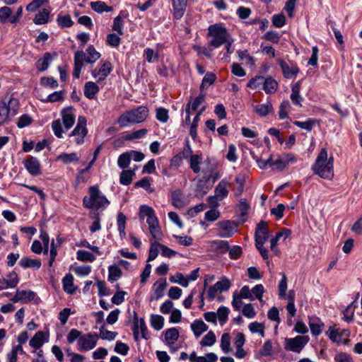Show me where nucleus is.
Segmentation results:
<instances>
[{
    "mask_svg": "<svg viewBox=\"0 0 362 362\" xmlns=\"http://www.w3.org/2000/svg\"><path fill=\"white\" fill-rule=\"evenodd\" d=\"M20 104L17 98L11 96L8 103L0 100V125L7 123L18 112Z\"/></svg>",
    "mask_w": 362,
    "mask_h": 362,
    "instance_id": "8",
    "label": "nucleus"
},
{
    "mask_svg": "<svg viewBox=\"0 0 362 362\" xmlns=\"http://www.w3.org/2000/svg\"><path fill=\"white\" fill-rule=\"evenodd\" d=\"M12 9L8 6L0 8V21L3 23H10L12 18Z\"/></svg>",
    "mask_w": 362,
    "mask_h": 362,
    "instance_id": "49",
    "label": "nucleus"
},
{
    "mask_svg": "<svg viewBox=\"0 0 362 362\" xmlns=\"http://www.w3.org/2000/svg\"><path fill=\"white\" fill-rule=\"evenodd\" d=\"M62 117V121L58 119H55L52 122V129L54 134L59 139L63 138V127L66 130L70 129L76 122V114L75 111L72 107H66L62 110L60 112Z\"/></svg>",
    "mask_w": 362,
    "mask_h": 362,
    "instance_id": "4",
    "label": "nucleus"
},
{
    "mask_svg": "<svg viewBox=\"0 0 362 362\" xmlns=\"http://www.w3.org/2000/svg\"><path fill=\"white\" fill-rule=\"evenodd\" d=\"M24 166L28 173L33 175L37 176L40 174V163L37 158L29 156L23 161Z\"/></svg>",
    "mask_w": 362,
    "mask_h": 362,
    "instance_id": "18",
    "label": "nucleus"
},
{
    "mask_svg": "<svg viewBox=\"0 0 362 362\" xmlns=\"http://www.w3.org/2000/svg\"><path fill=\"white\" fill-rule=\"evenodd\" d=\"M134 327L137 328L139 332L141 331V337L144 339H148L149 338V333L143 318L138 319L137 317H135L134 319Z\"/></svg>",
    "mask_w": 362,
    "mask_h": 362,
    "instance_id": "35",
    "label": "nucleus"
},
{
    "mask_svg": "<svg viewBox=\"0 0 362 362\" xmlns=\"http://www.w3.org/2000/svg\"><path fill=\"white\" fill-rule=\"evenodd\" d=\"M112 65L109 62H104L98 69L92 71L93 76L98 81L104 80L111 72Z\"/></svg>",
    "mask_w": 362,
    "mask_h": 362,
    "instance_id": "19",
    "label": "nucleus"
},
{
    "mask_svg": "<svg viewBox=\"0 0 362 362\" xmlns=\"http://www.w3.org/2000/svg\"><path fill=\"white\" fill-rule=\"evenodd\" d=\"M131 162V154H129V151L125 152L119 155L117 160V165L118 166L124 169L127 168Z\"/></svg>",
    "mask_w": 362,
    "mask_h": 362,
    "instance_id": "53",
    "label": "nucleus"
},
{
    "mask_svg": "<svg viewBox=\"0 0 362 362\" xmlns=\"http://www.w3.org/2000/svg\"><path fill=\"white\" fill-rule=\"evenodd\" d=\"M135 186L142 187L149 193L154 192V189L151 187V180L148 177H144L135 183Z\"/></svg>",
    "mask_w": 362,
    "mask_h": 362,
    "instance_id": "61",
    "label": "nucleus"
},
{
    "mask_svg": "<svg viewBox=\"0 0 362 362\" xmlns=\"http://www.w3.org/2000/svg\"><path fill=\"white\" fill-rule=\"evenodd\" d=\"M290 235L291 230L289 229L284 228L281 231L278 232L275 237L270 240V249L275 253V255H277L279 254V250L276 247L277 242L280 240L281 238H283L284 240H285Z\"/></svg>",
    "mask_w": 362,
    "mask_h": 362,
    "instance_id": "21",
    "label": "nucleus"
},
{
    "mask_svg": "<svg viewBox=\"0 0 362 362\" xmlns=\"http://www.w3.org/2000/svg\"><path fill=\"white\" fill-rule=\"evenodd\" d=\"M278 63L281 68L284 76L287 78L295 77L299 72V68L296 64H288L282 59H278Z\"/></svg>",
    "mask_w": 362,
    "mask_h": 362,
    "instance_id": "17",
    "label": "nucleus"
},
{
    "mask_svg": "<svg viewBox=\"0 0 362 362\" xmlns=\"http://www.w3.org/2000/svg\"><path fill=\"white\" fill-rule=\"evenodd\" d=\"M150 323L154 329L160 330L164 326V317L159 315H151Z\"/></svg>",
    "mask_w": 362,
    "mask_h": 362,
    "instance_id": "43",
    "label": "nucleus"
},
{
    "mask_svg": "<svg viewBox=\"0 0 362 362\" xmlns=\"http://www.w3.org/2000/svg\"><path fill=\"white\" fill-rule=\"evenodd\" d=\"M58 25L62 28H70L74 22L69 15L59 14L57 18Z\"/></svg>",
    "mask_w": 362,
    "mask_h": 362,
    "instance_id": "52",
    "label": "nucleus"
},
{
    "mask_svg": "<svg viewBox=\"0 0 362 362\" xmlns=\"http://www.w3.org/2000/svg\"><path fill=\"white\" fill-rule=\"evenodd\" d=\"M230 184L225 180H222L219 183L216 185L214 189V194L221 201L225 199L229 192L227 189Z\"/></svg>",
    "mask_w": 362,
    "mask_h": 362,
    "instance_id": "24",
    "label": "nucleus"
},
{
    "mask_svg": "<svg viewBox=\"0 0 362 362\" xmlns=\"http://www.w3.org/2000/svg\"><path fill=\"white\" fill-rule=\"evenodd\" d=\"M100 57V54L93 47H88L85 52H76L74 57V68L73 76L76 78L80 77L83 63L93 64Z\"/></svg>",
    "mask_w": 362,
    "mask_h": 362,
    "instance_id": "6",
    "label": "nucleus"
},
{
    "mask_svg": "<svg viewBox=\"0 0 362 362\" xmlns=\"http://www.w3.org/2000/svg\"><path fill=\"white\" fill-rule=\"evenodd\" d=\"M316 120L313 119H308L305 122L295 121L293 124L297 127L310 132L313 129V126L315 124Z\"/></svg>",
    "mask_w": 362,
    "mask_h": 362,
    "instance_id": "62",
    "label": "nucleus"
},
{
    "mask_svg": "<svg viewBox=\"0 0 362 362\" xmlns=\"http://www.w3.org/2000/svg\"><path fill=\"white\" fill-rule=\"evenodd\" d=\"M269 237L267 224L261 221L257 226L255 231V245L264 259H268V250L264 247V244Z\"/></svg>",
    "mask_w": 362,
    "mask_h": 362,
    "instance_id": "9",
    "label": "nucleus"
},
{
    "mask_svg": "<svg viewBox=\"0 0 362 362\" xmlns=\"http://www.w3.org/2000/svg\"><path fill=\"white\" fill-rule=\"evenodd\" d=\"M221 217V212L216 209H211L204 214V218L209 222H214Z\"/></svg>",
    "mask_w": 362,
    "mask_h": 362,
    "instance_id": "64",
    "label": "nucleus"
},
{
    "mask_svg": "<svg viewBox=\"0 0 362 362\" xmlns=\"http://www.w3.org/2000/svg\"><path fill=\"white\" fill-rule=\"evenodd\" d=\"M88 130L87 128V119L84 116H79L77 119V124L69 134V137L74 138V142L78 146H81L85 143V139L87 136Z\"/></svg>",
    "mask_w": 362,
    "mask_h": 362,
    "instance_id": "10",
    "label": "nucleus"
},
{
    "mask_svg": "<svg viewBox=\"0 0 362 362\" xmlns=\"http://www.w3.org/2000/svg\"><path fill=\"white\" fill-rule=\"evenodd\" d=\"M216 79V75L212 72H208L206 74L204 77L202 79L200 89L204 90L205 88H207L209 86L212 85Z\"/></svg>",
    "mask_w": 362,
    "mask_h": 362,
    "instance_id": "50",
    "label": "nucleus"
},
{
    "mask_svg": "<svg viewBox=\"0 0 362 362\" xmlns=\"http://www.w3.org/2000/svg\"><path fill=\"white\" fill-rule=\"evenodd\" d=\"M235 182L237 185V187L234 188L235 194L236 196H240L244 190V185L245 182V175L242 173L238 174L235 177Z\"/></svg>",
    "mask_w": 362,
    "mask_h": 362,
    "instance_id": "46",
    "label": "nucleus"
},
{
    "mask_svg": "<svg viewBox=\"0 0 362 362\" xmlns=\"http://www.w3.org/2000/svg\"><path fill=\"white\" fill-rule=\"evenodd\" d=\"M36 294L32 291H25L17 289L14 296L11 298L13 303L21 302L26 303L34 300Z\"/></svg>",
    "mask_w": 362,
    "mask_h": 362,
    "instance_id": "16",
    "label": "nucleus"
},
{
    "mask_svg": "<svg viewBox=\"0 0 362 362\" xmlns=\"http://www.w3.org/2000/svg\"><path fill=\"white\" fill-rule=\"evenodd\" d=\"M291 105L288 100L283 101L279 107V116L281 119H284L288 117V112L291 110Z\"/></svg>",
    "mask_w": 362,
    "mask_h": 362,
    "instance_id": "56",
    "label": "nucleus"
},
{
    "mask_svg": "<svg viewBox=\"0 0 362 362\" xmlns=\"http://www.w3.org/2000/svg\"><path fill=\"white\" fill-rule=\"evenodd\" d=\"M308 325L313 335L318 336L321 334L324 323L319 317H309Z\"/></svg>",
    "mask_w": 362,
    "mask_h": 362,
    "instance_id": "23",
    "label": "nucleus"
},
{
    "mask_svg": "<svg viewBox=\"0 0 362 362\" xmlns=\"http://www.w3.org/2000/svg\"><path fill=\"white\" fill-rule=\"evenodd\" d=\"M19 265L24 269L33 268L38 269L41 267V262L38 259H31L25 257L20 260Z\"/></svg>",
    "mask_w": 362,
    "mask_h": 362,
    "instance_id": "30",
    "label": "nucleus"
},
{
    "mask_svg": "<svg viewBox=\"0 0 362 362\" xmlns=\"http://www.w3.org/2000/svg\"><path fill=\"white\" fill-rule=\"evenodd\" d=\"M57 160L62 161L64 164H69L78 162L79 158L76 153H63L57 156Z\"/></svg>",
    "mask_w": 362,
    "mask_h": 362,
    "instance_id": "36",
    "label": "nucleus"
},
{
    "mask_svg": "<svg viewBox=\"0 0 362 362\" xmlns=\"http://www.w3.org/2000/svg\"><path fill=\"white\" fill-rule=\"evenodd\" d=\"M110 205L107 197L100 190L98 185L88 187V194L83 199V206L88 209H105Z\"/></svg>",
    "mask_w": 362,
    "mask_h": 362,
    "instance_id": "3",
    "label": "nucleus"
},
{
    "mask_svg": "<svg viewBox=\"0 0 362 362\" xmlns=\"http://www.w3.org/2000/svg\"><path fill=\"white\" fill-rule=\"evenodd\" d=\"M265 290L262 284H257L251 290L252 296L254 295L255 298L262 303H264L263 294Z\"/></svg>",
    "mask_w": 362,
    "mask_h": 362,
    "instance_id": "60",
    "label": "nucleus"
},
{
    "mask_svg": "<svg viewBox=\"0 0 362 362\" xmlns=\"http://www.w3.org/2000/svg\"><path fill=\"white\" fill-rule=\"evenodd\" d=\"M99 86L94 82L88 81L84 86V95L88 99H93L99 92Z\"/></svg>",
    "mask_w": 362,
    "mask_h": 362,
    "instance_id": "32",
    "label": "nucleus"
},
{
    "mask_svg": "<svg viewBox=\"0 0 362 362\" xmlns=\"http://www.w3.org/2000/svg\"><path fill=\"white\" fill-rule=\"evenodd\" d=\"M138 216L141 221H144L146 218L152 238L156 240H160L163 234L154 209L148 205H141L139 209Z\"/></svg>",
    "mask_w": 362,
    "mask_h": 362,
    "instance_id": "2",
    "label": "nucleus"
},
{
    "mask_svg": "<svg viewBox=\"0 0 362 362\" xmlns=\"http://www.w3.org/2000/svg\"><path fill=\"white\" fill-rule=\"evenodd\" d=\"M179 336V330L176 327L169 328L164 332V342L171 347L177 341Z\"/></svg>",
    "mask_w": 362,
    "mask_h": 362,
    "instance_id": "22",
    "label": "nucleus"
},
{
    "mask_svg": "<svg viewBox=\"0 0 362 362\" xmlns=\"http://www.w3.org/2000/svg\"><path fill=\"white\" fill-rule=\"evenodd\" d=\"M63 289L69 293L73 294L76 291V288L74 285V277L71 274H66L62 279Z\"/></svg>",
    "mask_w": 362,
    "mask_h": 362,
    "instance_id": "34",
    "label": "nucleus"
},
{
    "mask_svg": "<svg viewBox=\"0 0 362 362\" xmlns=\"http://www.w3.org/2000/svg\"><path fill=\"white\" fill-rule=\"evenodd\" d=\"M45 335L42 331H39L35 334L29 341L30 346L35 349H40L45 343Z\"/></svg>",
    "mask_w": 362,
    "mask_h": 362,
    "instance_id": "31",
    "label": "nucleus"
},
{
    "mask_svg": "<svg viewBox=\"0 0 362 362\" xmlns=\"http://www.w3.org/2000/svg\"><path fill=\"white\" fill-rule=\"evenodd\" d=\"M238 224L230 220H224L217 223V235L223 238L232 237L238 231Z\"/></svg>",
    "mask_w": 362,
    "mask_h": 362,
    "instance_id": "12",
    "label": "nucleus"
},
{
    "mask_svg": "<svg viewBox=\"0 0 362 362\" xmlns=\"http://www.w3.org/2000/svg\"><path fill=\"white\" fill-rule=\"evenodd\" d=\"M202 155L193 154L189 158V167L194 173H198L200 171L199 165L202 162Z\"/></svg>",
    "mask_w": 362,
    "mask_h": 362,
    "instance_id": "42",
    "label": "nucleus"
},
{
    "mask_svg": "<svg viewBox=\"0 0 362 362\" xmlns=\"http://www.w3.org/2000/svg\"><path fill=\"white\" fill-rule=\"evenodd\" d=\"M148 115V107L141 105L122 114L118 118V124L120 127H126L134 124L141 123L146 119Z\"/></svg>",
    "mask_w": 362,
    "mask_h": 362,
    "instance_id": "5",
    "label": "nucleus"
},
{
    "mask_svg": "<svg viewBox=\"0 0 362 362\" xmlns=\"http://www.w3.org/2000/svg\"><path fill=\"white\" fill-rule=\"evenodd\" d=\"M135 173L132 170H122L119 176V182L123 185H129L132 183Z\"/></svg>",
    "mask_w": 362,
    "mask_h": 362,
    "instance_id": "39",
    "label": "nucleus"
},
{
    "mask_svg": "<svg viewBox=\"0 0 362 362\" xmlns=\"http://www.w3.org/2000/svg\"><path fill=\"white\" fill-rule=\"evenodd\" d=\"M90 7L97 13L110 12L112 10L111 6H107L104 1H101L91 2Z\"/></svg>",
    "mask_w": 362,
    "mask_h": 362,
    "instance_id": "45",
    "label": "nucleus"
},
{
    "mask_svg": "<svg viewBox=\"0 0 362 362\" xmlns=\"http://www.w3.org/2000/svg\"><path fill=\"white\" fill-rule=\"evenodd\" d=\"M216 341V337L213 331H209L207 334L199 342L201 346H211Z\"/></svg>",
    "mask_w": 362,
    "mask_h": 362,
    "instance_id": "44",
    "label": "nucleus"
},
{
    "mask_svg": "<svg viewBox=\"0 0 362 362\" xmlns=\"http://www.w3.org/2000/svg\"><path fill=\"white\" fill-rule=\"evenodd\" d=\"M312 170L324 179L332 180L334 177V158L332 155L328 157L327 148L320 150L312 165Z\"/></svg>",
    "mask_w": 362,
    "mask_h": 362,
    "instance_id": "1",
    "label": "nucleus"
},
{
    "mask_svg": "<svg viewBox=\"0 0 362 362\" xmlns=\"http://www.w3.org/2000/svg\"><path fill=\"white\" fill-rule=\"evenodd\" d=\"M209 35L211 37L212 45H231L230 35L223 25L216 23L209 27Z\"/></svg>",
    "mask_w": 362,
    "mask_h": 362,
    "instance_id": "7",
    "label": "nucleus"
},
{
    "mask_svg": "<svg viewBox=\"0 0 362 362\" xmlns=\"http://www.w3.org/2000/svg\"><path fill=\"white\" fill-rule=\"evenodd\" d=\"M76 259L81 262H93L96 259V257L88 251L79 250L76 252Z\"/></svg>",
    "mask_w": 362,
    "mask_h": 362,
    "instance_id": "40",
    "label": "nucleus"
},
{
    "mask_svg": "<svg viewBox=\"0 0 362 362\" xmlns=\"http://www.w3.org/2000/svg\"><path fill=\"white\" fill-rule=\"evenodd\" d=\"M326 334L332 341L340 344L346 341L349 336V332L347 329L330 327L327 331Z\"/></svg>",
    "mask_w": 362,
    "mask_h": 362,
    "instance_id": "14",
    "label": "nucleus"
},
{
    "mask_svg": "<svg viewBox=\"0 0 362 362\" xmlns=\"http://www.w3.org/2000/svg\"><path fill=\"white\" fill-rule=\"evenodd\" d=\"M160 243H159L158 241L151 243L147 259L148 262L153 261L157 257L158 255V250H160Z\"/></svg>",
    "mask_w": 362,
    "mask_h": 362,
    "instance_id": "59",
    "label": "nucleus"
},
{
    "mask_svg": "<svg viewBox=\"0 0 362 362\" xmlns=\"http://www.w3.org/2000/svg\"><path fill=\"white\" fill-rule=\"evenodd\" d=\"M204 100H205L204 95L202 93L199 94L192 101H191L188 103V104H190V110L199 111L202 108V107L204 106Z\"/></svg>",
    "mask_w": 362,
    "mask_h": 362,
    "instance_id": "47",
    "label": "nucleus"
},
{
    "mask_svg": "<svg viewBox=\"0 0 362 362\" xmlns=\"http://www.w3.org/2000/svg\"><path fill=\"white\" fill-rule=\"evenodd\" d=\"M308 341L309 337L308 336H296L293 338H286L284 341V348L287 351L299 354Z\"/></svg>",
    "mask_w": 362,
    "mask_h": 362,
    "instance_id": "11",
    "label": "nucleus"
},
{
    "mask_svg": "<svg viewBox=\"0 0 362 362\" xmlns=\"http://www.w3.org/2000/svg\"><path fill=\"white\" fill-rule=\"evenodd\" d=\"M171 204L177 209H182L186 205L184 195L180 189L175 190L171 193Z\"/></svg>",
    "mask_w": 362,
    "mask_h": 362,
    "instance_id": "25",
    "label": "nucleus"
},
{
    "mask_svg": "<svg viewBox=\"0 0 362 362\" xmlns=\"http://www.w3.org/2000/svg\"><path fill=\"white\" fill-rule=\"evenodd\" d=\"M221 348L225 354H228L231 351L230 348V336L228 333H224L221 339Z\"/></svg>",
    "mask_w": 362,
    "mask_h": 362,
    "instance_id": "54",
    "label": "nucleus"
},
{
    "mask_svg": "<svg viewBox=\"0 0 362 362\" xmlns=\"http://www.w3.org/2000/svg\"><path fill=\"white\" fill-rule=\"evenodd\" d=\"M270 167L273 170L282 171L287 167V161H285L280 156L274 158L273 155H270Z\"/></svg>",
    "mask_w": 362,
    "mask_h": 362,
    "instance_id": "33",
    "label": "nucleus"
},
{
    "mask_svg": "<svg viewBox=\"0 0 362 362\" xmlns=\"http://www.w3.org/2000/svg\"><path fill=\"white\" fill-rule=\"evenodd\" d=\"M173 16L176 19H180L185 14L187 0H172Z\"/></svg>",
    "mask_w": 362,
    "mask_h": 362,
    "instance_id": "20",
    "label": "nucleus"
},
{
    "mask_svg": "<svg viewBox=\"0 0 362 362\" xmlns=\"http://www.w3.org/2000/svg\"><path fill=\"white\" fill-rule=\"evenodd\" d=\"M254 110L255 112L260 117H266L274 111L273 105L270 101H267L264 104L255 105Z\"/></svg>",
    "mask_w": 362,
    "mask_h": 362,
    "instance_id": "28",
    "label": "nucleus"
},
{
    "mask_svg": "<svg viewBox=\"0 0 362 362\" xmlns=\"http://www.w3.org/2000/svg\"><path fill=\"white\" fill-rule=\"evenodd\" d=\"M126 221L127 218L122 213H119L117 218V223L119 235L122 238H124L126 235Z\"/></svg>",
    "mask_w": 362,
    "mask_h": 362,
    "instance_id": "41",
    "label": "nucleus"
},
{
    "mask_svg": "<svg viewBox=\"0 0 362 362\" xmlns=\"http://www.w3.org/2000/svg\"><path fill=\"white\" fill-rule=\"evenodd\" d=\"M300 82L298 81L292 86L291 94L290 98H291L292 103L294 105L301 107L302 106L301 101H302L303 98L300 95Z\"/></svg>",
    "mask_w": 362,
    "mask_h": 362,
    "instance_id": "29",
    "label": "nucleus"
},
{
    "mask_svg": "<svg viewBox=\"0 0 362 362\" xmlns=\"http://www.w3.org/2000/svg\"><path fill=\"white\" fill-rule=\"evenodd\" d=\"M10 288H15L19 283V278L15 272H9L4 278Z\"/></svg>",
    "mask_w": 362,
    "mask_h": 362,
    "instance_id": "51",
    "label": "nucleus"
},
{
    "mask_svg": "<svg viewBox=\"0 0 362 362\" xmlns=\"http://www.w3.org/2000/svg\"><path fill=\"white\" fill-rule=\"evenodd\" d=\"M52 55L50 53H45V56L42 58L40 59L36 63V66L37 69L40 71L46 70L48 68L51 62L52 61Z\"/></svg>",
    "mask_w": 362,
    "mask_h": 362,
    "instance_id": "37",
    "label": "nucleus"
},
{
    "mask_svg": "<svg viewBox=\"0 0 362 362\" xmlns=\"http://www.w3.org/2000/svg\"><path fill=\"white\" fill-rule=\"evenodd\" d=\"M167 286L165 279H161L158 280L153 285L154 295L156 298H160L163 296V292Z\"/></svg>",
    "mask_w": 362,
    "mask_h": 362,
    "instance_id": "38",
    "label": "nucleus"
},
{
    "mask_svg": "<svg viewBox=\"0 0 362 362\" xmlns=\"http://www.w3.org/2000/svg\"><path fill=\"white\" fill-rule=\"evenodd\" d=\"M122 276L121 269L115 265L108 267V279L111 281L117 280Z\"/></svg>",
    "mask_w": 362,
    "mask_h": 362,
    "instance_id": "55",
    "label": "nucleus"
},
{
    "mask_svg": "<svg viewBox=\"0 0 362 362\" xmlns=\"http://www.w3.org/2000/svg\"><path fill=\"white\" fill-rule=\"evenodd\" d=\"M156 118L162 123H166L170 117L168 110L164 107H158L156 110Z\"/></svg>",
    "mask_w": 362,
    "mask_h": 362,
    "instance_id": "57",
    "label": "nucleus"
},
{
    "mask_svg": "<svg viewBox=\"0 0 362 362\" xmlns=\"http://www.w3.org/2000/svg\"><path fill=\"white\" fill-rule=\"evenodd\" d=\"M209 250L211 252L220 256L226 253L229 250V243L226 240H215L209 242Z\"/></svg>",
    "mask_w": 362,
    "mask_h": 362,
    "instance_id": "15",
    "label": "nucleus"
},
{
    "mask_svg": "<svg viewBox=\"0 0 362 362\" xmlns=\"http://www.w3.org/2000/svg\"><path fill=\"white\" fill-rule=\"evenodd\" d=\"M238 54L240 60L244 62L245 64L250 66L255 65V59L254 58L249 54L247 50H239L238 51Z\"/></svg>",
    "mask_w": 362,
    "mask_h": 362,
    "instance_id": "58",
    "label": "nucleus"
},
{
    "mask_svg": "<svg viewBox=\"0 0 362 362\" xmlns=\"http://www.w3.org/2000/svg\"><path fill=\"white\" fill-rule=\"evenodd\" d=\"M191 329L196 337H200L204 332L208 330V325L202 320H194L190 325Z\"/></svg>",
    "mask_w": 362,
    "mask_h": 362,
    "instance_id": "26",
    "label": "nucleus"
},
{
    "mask_svg": "<svg viewBox=\"0 0 362 362\" xmlns=\"http://www.w3.org/2000/svg\"><path fill=\"white\" fill-rule=\"evenodd\" d=\"M248 328L252 333H259L262 337H264V325L260 322H254L248 325Z\"/></svg>",
    "mask_w": 362,
    "mask_h": 362,
    "instance_id": "63",
    "label": "nucleus"
},
{
    "mask_svg": "<svg viewBox=\"0 0 362 362\" xmlns=\"http://www.w3.org/2000/svg\"><path fill=\"white\" fill-rule=\"evenodd\" d=\"M278 87L277 82L272 78H267L263 83V89L267 93H274Z\"/></svg>",
    "mask_w": 362,
    "mask_h": 362,
    "instance_id": "48",
    "label": "nucleus"
},
{
    "mask_svg": "<svg viewBox=\"0 0 362 362\" xmlns=\"http://www.w3.org/2000/svg\"><path fill=\"white\" fill-rule=\"evenodd\" d=\"M50 11L47 8H42L39 11L35 18H33V23L36 25L46 24L49 21Z\"/></svg>",
    "mask_w": 362,
    "mask_h": 362,
    "instance_id": "27",
    "label": "nucleus"
},
{
    "mask_svg": "<svg viewBox=\"0 0 362 362\" xmlns=\"http://www.w3.org/2000/svg\"><path fill=\"white\" fill-rule=\"evenodd\" d=\"M98 340V336L97 334H82L77 341L78 349L84 352L92 350L96 346Z\"/></svg>",
    "mask_w": 362,
    "mask_h": 362,
    "instance_id": "13",
    "label": "nucleus"
}]
</instances>
